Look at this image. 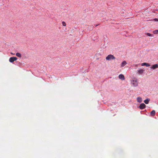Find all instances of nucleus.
Segmentation results:
<instances>
[{
	"label": "nucleus",
	"mask_w": 158,
	"mask_h": 158,
	"mask_svg": "<svg viewBox=\"0 0 158 158\" xmlns=\"http://www.w3.org/2000/svg\"><path fill=\"white\" fill-rule=\"evenodd\" d=\"M131 84L133 86L136 87L138 85V79L135 77H133L132 80H131Z\"/></svg>",
	"instance_id": "obj_1"
},
{
	"label": "nucleus",
	"mask_w": 158,
	"mask_h": 158,
	"mask_svg": "<svg viewBox=\"0 0 158 158\" xmlns=\"http://www.w3.org/2000/svg\"><path fill=\"white\" fill-rule=\"evenodd\" d=\"M115 58V57L113 56V55H108L106 58V60H114V59Z\"/></svg>",
	"instance_id": "obj_2"
},
{
	"label": "nucleus",
	"mask_w": 158,
	"mask_h": 158,
	"mask_svg": "<svg viewBox=\"0 0 158 158\" xmlns=\"http://www.w3.org/2000/svg\"><path fill=\"white\" fill-rule=\"evenodd\" d=\"M17 60V58L15 57H10L9 59V61L10 62H13Z\"/></svg>",
	"instance_id": "obj_3"
},
{
	"label": "nucleus",
	"mask_w": 158,
	"mask_h": 158,
	"mask_svg": "<svg viewBox=\"0 0 158 158\" xmlns=\"http://www.w3.org/2000/svg\"><path fill=\"white\" fill-rule=\"evenodd\" d=\"M139 107L140 109H143L145 108L146 105L144 103H143L140 104Z\"/></svg>",
	"instance_id": "obj_4"
},
{
	"label": "nucleus",
	"mask_w": 158,
	"mask_h": 158,
	"mask_svg": "<svg viewBox=\"0 0 158 158\" xmlns=\"http://www.w3.org/2000/svg\"><path fill=\"white\" fill-rule=\"evenodd\" d=\"M145 70H139L138 73L139 75H142L145 73L144 71Z\"/></svg>",
	"instance_id": "obj_5"
},
{
	"label": "nucleus",
	"mask_w": 158,
	"mask_h": 158,
	"mask_svg": "<svg viewBox=\"0 0 158 158\" xmlns=\"http://www.w3.org/2000/svg\"><path fill=\"white\" fill-rule=\"evenodd\" d=\"M118 77L120 79L122 80H123L125 79V78L124 75L123 74H121L119 75Z\"/></svg>",
	"instance_id": "obj_6"
},
{
	"label": "nucleus",
	"mask_w": 158,
	"mask_h": 158,
	"mask_svg": "<svg viewBox=\"0 0 158 158\" xmlns=\"http://www.w3.org/2000/svg\"><path fill=\"white\" fill-rule=\"evenodd\" d=\"M137 100L138 102L139 103H140L142 102V98L139 97H138L137 98Z\"/></svg>",
	"instance_id": "obj_7"
},
{
	"label": "nucleus",
	"mask_w": 158,
	"mask_h": 158,
	"mask_svg": "<svg viewBox=\"0 0 158 158\" xmlns=\"http://www.w3.org/2000/svg\"><path fill=\"white\" fill-rule=\"evenodd\" d=\"M150 99L149 98H148L144 101V102L146 104H148L149 103V101H150Z\"/></svg>",
	"instance_id": "obj_8"
},
{
	"label": "nucleus",
	"mask_w": 158,
	"mask_h": 158,
	"mask_svg": "<svg viewBox=\"0 0 158 158\" xmlns=\"http://www.w3.org/2000/svg\"><path fill=\"white\" fill-rule=\"evenodd\" d=\"M151 68L153 69L158 68V65L157 64H156L153 65Z\"/></svg>",
	"instance_id": "obj_9"
},
{
	"label": "nucleus",
	"mask_w": 158,
	"mask_h": 158,
	"mask_svg": "<svg viewBox=\"0 0 158 158\" xmlns=\"http://www.w3.org/2000/svg\"><path fill=\"white\" fill-rule=\"evenodd\" d=\"M155 110H152L151 112V114L152 116L155 115Z\"/></svg>",
	"instance_id": "obj_10"
},
{
	"label": "nucleus",
	"mask_w": 158,
	"mask_h": 158,
	"mask_svg": "<svg viewBox=\"0 0 158 158\" xmlns=\"http://www.w3.org/2000/svg\"><path fill=\"white\" fill-rule=\"evenodd\" d=\"M141 65L142 66L145 65V66H150V65L149 64H148V63H143Z\"/></svg>",
	"instance_id": "obj_11"
},
{
	"label": "nucleus",
	"mask_w": 158,
	"mask_h": 158,
	"mask_svg": "<svg viewBox=\"0 0 158 158\" xmlns=\"http://www.w3.org/2000/svg\"><path fill=\"white\" fill-rule=\"evenodd\" d=\"M127 64V62L126 61H123L122 63L121 66H124L125 65H126Z\"/></svg>",
	"instance_id": "obj_12"
},
{
	"label": "nucleus",
	"mask_w": 158,
	"mask_h": 158,
	"mask_svg": "<svg viewBox=\"0 0 158 158\" xmlns=\"http://www.w3.org/2000/svg\"><path fill=\"white\" fill-rule=\"evenodd\" d=\"M16 55L19 57H21V55L19 53H16Z\"/></svg>",
	"instance_id": "obj_13"
},
{
	"label": "nucleus",
	"mask_w": 158,
	"mask_h": 158,
	"mask_svg": "<svg viewBox=\"0 0 158 158\" xmlns=\"http://www.w3.org/2000/svg\"><path fill=\"white\" fill-rule=\"evenodd\" d=\"M153 33L154 34H157L158 33V30H156L153 31Z\"/></svg>",
	"instance_id": "obj_14"
},
{
	"label": "nucleus",
	"mask_w": 158,
	"mask_h": 158,
	"mask_svg": "<svg viewBox=\"0 0 158 158\" xmlns=\"http://www.w3.org/2000/svg\"><path fill=\"white\" fill-rule=\"evenodd\" d=\"M147 35L149 36H152V35L149 33H147Z\"/></svg>",
	"instance_id": "obj_15"
},
{
	"label": "nucleus",
	"mask_w": 158,
	"mask_h": 158,
	"mask_svg": "<svg viewBox=\"0 0 158 158\" xmlns=\"http://www.w3.org/2000/svg\"><path fill=\"white\" fill-rule=\"evenodd\" d=\"M62 24L64 26H66V23L65 22H62Z\"/></svg>",
	"instance_id": "obj_16"
},
{
	"label": "nucleus",
	"mask_w": 158,
	"mask_h": 158,
	"mask_svg": "<svg viewBox=\"0 0 158 158\" xmlns=\"http://www.w3.org/2000/svg\"><path fill=\"white\" fill-rule=\"evenodd\" d=\"M156 21H158V19H154Z\"/></svg>",
	"instance_id": "obj_17"
}]
</instances>
